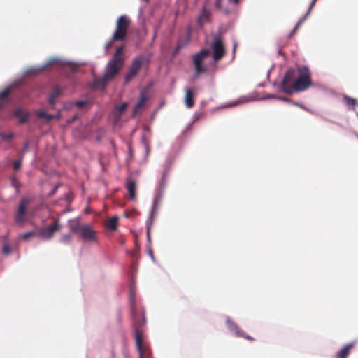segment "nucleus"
<instances>
[{
	"mask_svg": "<svg viewBox=\"0 0 358 358\" xmlns=\"http://www.w3.org/2000/svg\"><path fill=\"white\" fill-rule=\"evenodd\" d=\"M120 68L121 65L108 62L106 64L103 76L110 81L114 78L120 70Z\"/></svg>",
	"mask_w": 358,
	"mask_h": 358,
	"instance_id": "9b49d317",
	"label": "nucleus"
},
{
	"mask_svg": "<svg viewBox=\"0 0 358 358\" xmlns=\"http://www.w3.org/2000/svg\"><path fill=\"white\" fill-rule=\"evenodd\" d=\"M174 162H175V157L173 155L169 154L166 156L165 161L162 166V167H163V171L162 173V175H166V176L169 175V173L171 171L172 167L173 166Z\"/></svg>",
	"mask_w": 358,
	"mask_h": 358,
	"instance_id": "f3484780",
	"label": "nucleus"
},
{
	"mask_svg": "<svg viewBox=\"0 0 358 358\" xmlns=\"http://www.w3.org/2000/svg\"><path fill=\"white\" fill-rule=\"evenodd\" d=\"M151 355L152 351L148 347L145 346L143 348V357H145V358H150Z\"/></svg>",
	"mask_w": 358,
	"mask_h": 358,
	"instance_id": "09e8293b",
	"label": "nucleus"
},
{
	"mask_svg": "<svg viewBox=\"0 0 358 358\" xmlns=\"http://www.w3.org/2000/svg\"><path fill=\"white\" fill-rule=\"evenodd\" d=\"M22 166V161L21 159H18L14 162L13 164V168L15 171L19 170Z\"/></svg>",
	"mask_w": 358,
	"mask_h": 358,
	"instance_id": "3c124183",
	"label": "nucleus"
},
{
	"mask_svg": "<svg viewBox=\"0 0 358 358\" xmlns=\"http://www.w3.org/2000/svg\"><path fill=\"white\" fill-rule=\"evenodd\" d=\"M124 49V46L123 45H120V47L117 48L115 53L121 55L122 53L123 52Z\"/></svg>",
	"mask_w": 358,
	"mask_h": 358,
	"instance_id": "680f3d73",
	"label": "nucleus"
},
{
	"mask_svg": "<svg viewBox=\"0 0 358 358\" xmlns=\"http://www.w3.org/2000/svg\"><path fill=\"white\" fill-rule=\"evenodd\" d=\"M91 103L92 101L89 99L85 100H77L75 101H71L66 103L64 106V108H70L72 106H76L78 108H82L83 107Z\"/></svg>",
	"mask_w": 358,
	"mask_h": 358,
	"instance_id": "5701e85b",
	"label": "nucleus"
},
{
	"mask_svg": "<svg viewBox=\"0 0 358 358\" xmlns=\"http://www.w3.org/2000/svg\"><path fill=\"white\" fill-rule=\"evenodd\" d=\"M278 100L282 101H285V102L290 103V104H292V102H294V101L291 100L289 98H287L285 96H279V97L278 98Z\"/></svg>",
	"mask_w": 358,
	"mask_h": 358,
	"instance_id": "13d9d810",
	"label": "nucleus"
},
{
	"mask_svg": "<svg viewBox=\"0 0 358 358\" xmlns=\"http://www.w3.org/2000/svg\"><path fill=\"white\" fill-rule=\"evenodd\" d=\"M355 341H352L345 344L339 351L334 355L335 358H347L350 354V349L355 345Z\"/></svg>",
	"mask_w": 358,
	"mask_h": 358,
	"instance_id": "412c9836",
	"label": "nucleus"
},
{
	"mask_svg": "<svg viewBox=\"0 0 358 358\" xmlns=\"http://www.w3.org/2000/svg\"><path fill=\"white\" fill-rule=\"evenodd\" d=\"M24 215H20L17 213V216L15 218V222L18 224L24 223Z\"/></svg>",
	"mask_w": 358,
	"mask_h": 358,
	"instance_id": "603ef678",
	"label": "nucleus"
},
{
	"mask_svg": "<svg viewBox=\"0 0 358 358\" xmlns=\"http://www.w3.org/2000/svg\"><path fill=\"white\" fill-rule=\"evenodd\" d=\"M108 82V79H106L103 76L101 79L94 77L93 80L89 84V87L92 90H100L103 91Z\"/></svg>",
	"mask_w": 358,
	"mask_h": 358,
	"instance_id": "2eb2a0df",
	"label": "nucleus"
},
{
	"mask_svg": "<svg viewBox=\"0 0 358 358\" xmlns=\"http://www.w3.org/2000/svg\"><path fill=\"white\" fill-rule=\"evenodd\" d=\"M56 97H54L53 96L50 94L47 100V102L51 106V108H54V106L56 103Z\"/></svg>",
	"mask_w": 358,
	"mask_h": 358,
	"instance_id": "8fccbe9b",
	"label": "nucleus"
},
{
	"mask_svg": "<svg viewBox=\"0 0 358 358\" xmlns=\"http://www.w3.org/2000/svg\"><path fill=\"white\" fill-rule=\"evenodd\" d=\"M60 184H56L54 187L48 193L49 196H53L57 191L58 188L59 187Z\"/></svg>",
	"mask_w": 358,
	"mask_h": 358,
	"instance_id": "5fc2aeb1",
	"label": "nucleus"
},
{
	"mask_svg": "<svg viewBox=\"0 0 358 358\" xmlns=\"http://www.w3.org/2000/svg\"><path fill=\"white\" fill-rule=\"evenodd\" d=\"M35 114L38 119L44 120L46 123H49L53 120V114L48 113L45 110H38L35 112Z\"/></svg>",
	"mask_w": 358,
	"mask_h": 358,
	"instance_id": "b1692460",
	"label": "nucleus"
},
{
	"mask_svg": "<svg viewBox=\"0 0 358 358\" xmlns=\"http://www.w3.org/2000/svg\"><path fill=\"white\" fill-rule=\"evenodd\" d=\"M14 136L15 134L12 131L8 134H5L0 131V138L4 142L10 141L14 138Z\"/></svg>",
	"mask_w": 358,
	"mask_h": 358,
	"instance_id": "4c0bfd02",
	"label": "nucleus"
},
{
	"mask_svg": "<svg viewBox=\"0 0 358 358\" xmlns=\"http://www.w3.org/2000/svg\"><path fill=\"white\" fill-rule=\"evenodd\" d=\"M128 106V102H123L122 104L114 107L113 113L115 123L120 121L122 114L126 110Z\"/></svg>",
	"mask_w": 358,
	"mask_h": 358,
	"instance_id": "a211bd4d",
	"label": "nucleus"
},
{
	"mask_svg": "<svg viewBox=\"0 0 358 358\" xmlns=\"http://www.w3.org/2000/svg\"><path fill=\"white\" fill-rule=\"evenodd\" d=\"M136 291L135 287L134 284V281L130 285L129 287V310L131 318L132 320V326L134 328V338H135V345L136 350L138 353V357L143 358V332L142 329L143 326L146 324V317H145V310L143 308L141 316L140 317L138 313L136 310Z\"/></svg>",
	"mask_w": 358,
	"mask_h": 358,
	"instance_id": "f257e3e1",
	"label": "nucleus"
},
{
	"mask_svg": "<svg viewBox=\"0 0 358 358\" xmlns=\"http://www.w3.org/2000/svg\"><path fill=\"white\" fill-rule=\"evenodd\" d=\"M202 115L201 112H195L192 116V121L195 122Z\"/></svg>",
	"mask_w": 358,
	"mask_h": 358,
	"instance_id": "4d7b16f0",
	"label": "nucleus"
},
{
	"mask_svg": "<svg viewBox=\"0 0 358 358\" xmlns=\"http://www.w3.org/2000/svg\"><path fill=\"white\" fill-rule=\"evenodd\" d=\"M232 43H233V47H232V59H234V57H235V53H236V48L238 46V43H237V42L236 41H233Z\"/></svg>",
	"mask_w": 358,
	"mask_h": 358,
	"instance_id": "6e6d98bb",
	"label": "nucleus"
},
{
	"mask_svg": "<svg viewBox=\"0 0 358 358\" xmlns=\"http://www.w3.org/2000/svg\"><path fill=\"white\" fill-rule=\"evenodd\" d=\"M227 31V29L226 28H224L222 27H219L217 32L215 34H213V41H222V36L224 34H225Z\"/></svg>",
	"mask_w": 358,
	"mask_h": 358,
	"instance_id": "473e14b6",
	"label": "nucleus"
},
{
	"mask_svg": "<svg viewBox=\"0 0 358 358\" xmlns=\"http://www.w3.org/2000/svg\"><path fill=\"white\" fill-rule=\"evenodd\" d=\"M343 100L345 103L348 106L349 110H354L357 103V100L355 99L344 95Z\"/></svg>",
	"mask_w": 358,
	"mask_h": 358,
	"instance_id": "2f4dec72",
	"label": "nucleus"
},
{
	"mask_svg": "<svg viewBox=\"0 0 358 358\" xmlns=\"http://www.w3.org/2000/svg\"><path fill=\"white\" fill-rule=\"evenodd\" d=\"M298 29V27H296V25L294 27V28L292 29V30L289 33L288 36H287V38H292V36H293V34L296 32V29Z\"/></svg>",
	"mask_w": 358,
	"mask_h": 358,
	"instance_id": "0e129e2a",
	"label": "nucleus"
},
{
	"mask_svg": "<svg viewBox=\"0 0 358 358\" xmlns=\"http://www.w3.org/2000/svg\"><path fill=\"white\" fill-rule=\"evenodd\" d=\"M36 234H38L37 230H32V231H27V232L22 234L21 238H23L24 240H27L29 237H31L34 235H36Z\"/></svg>",
	"mask_w": 358,
	"mask_h": 358,
	"instance_id": "a18cd8bd",
	"label": "nucleus"
},
{
	"mask_svg": "<svg viewBox=\"0 0 358 358\" xmlns=\"http://www.w3.org/2000/svg\"><path fill=\"white\" fill-rule=\"evenodd\" d=\"M250 97H251V95L240 96L238 99L230 101V105L231 107H235L241 103H245V101Z\"/></svg>",
	"mask_w": 358,
	"mask_h": 358,
	"instance_id": "f704fd0d",
	"label": "nucleus"
},
{
	"mask_svg": "<svg viewBox=\"0 0 358 358\" xmlns=\"http://www.w3.org/2000/svg\"><path fill=\"white\" fill-rule=\"evenodd\" d=\"M69 222H71L69 224V227L71 232L78 233L81 231L83 225L80 224L79 217H76L74 220H69Z\"/></svg>",
	"mask_w": 358,
	"mask_h": 358,
	"instance_id": "393cba45",
	"label": "nucleus"
},
{
	"mask_svg": "<svg viewBox=\"0 0 358 358\" xmlns=\"http://www.w3.org/2000/svg\"><path fill=\"white\" fill-rule=\"evenodd\" d=\"M295 86H296V85L294 83H293V85H292V86H289V85H286L285 89L283 90L284 93L289 94V95H292V94H293L294 92H302L301 90H295Z\"/></svg>",
	"mask_w": 358,
	"mask_h": 358,
	"instance_id": "c9c22d12",
	"label": "nucleus"
},
{
	"mask_svg": "<svg viewBox=\"0 0 358 358\" xmlns=\"http://www.w3.org/2000/svg\"><path fill=\"white\" fill-rule=\"evenodd\" d=\"M144 106V105H143L141 103H139L138 101L136 103V104L135 105V106L133 108V113H132V115L131 117H135L136 114L138 113V110L143 108Z\"/></svg>",
	"mask_w": 358,
	"mask_h": 358,
	"instance_id": "49530a36",
	"label": "nucleus"
},
{
	"mask_svg": "<svg viewBox=\"0 0 358 358\" xmlns=\"http://www.w3.org/2000/svg\"><path fill=\"white\" fill-rule=\"evenodd\" d=\"M148 255L150 256V257L152 259V261L154 263H155L156 262V259L155 257V255H154V253H153V251H152V248H150V250H148Z\"/></svg>",
	"mask_w": 358,
	"mask_h": 358,
	"instance_id": "052dcab7",
	"label": "nucleus"
},
{
	"mask_svg": "<svg viewBox=\"0 0 358 358\" xmlns=\"http://www.w3.org/2000/svg\"><path fill=\"white\" fill-rule=\"evenodd\" d=\"M225 325L229 332L234 336L241 338V336H243V331L240 329L238 325L232 321L229 316H225Z\"/></svg>",
	"mask_w": 358,
	"mask_h": 358,
	"instance_id": "9d476101",
	"label": "nucleus"
},
{
	"mask_svg": "<svg viewBox=\"0 0 358 358\" xmlns=\"http://www.w3.org/2000/svg\"><path fill=\"white\" fill-rule=\"evenodd\" d=\"M149 94L148 89L145 88L141 91L140 97L138 99V102L141 103L143 105L149 99Z\"/></svg>",
	"mask_w": 358,
	"mask_h": 358,
	"instance_id": "72a5a7b5",
	"label": "nucleus"
},
{
	"mask_svg": "<svg viewBox=\"0 0 358 358\" xmlns=\"http://www.w3.org/2000/svg\"><path fill=\"white\" fill-rule=\"evenodd\" d=\"M194 66L195 68V71L198 75L206 73L207 71L206 67L204 66L202 64H194Z\"/></svg>",
	"mask_w": 358,
	"mask_h": 358,
	"instance_id": "ea45409f",
	"label": "nucleus"
},
{
	"mask_svg": "<svg viewBox=\"0 0 358 358\" xmlns=\"http://www.w3.org/2000/svg\"><path fill=\"white\" fill-rule=\"evenodd\" d=\"M11 186L15 188V192L18 193L19 192V187L17 185V178L15 176L13 175L10 177Z\"/></svg>",
	"mask_w": 358,
	"mask_h": 358,
	"instance_id": "37998d69",
	"label": "nucleus"
},
{
	"mask_svg": "<svg viewBox=\"0 0 358 358\" xmlns=\"http://www.w3.org/2000/svg\"><path fill=\"white\" fill-rule=\"evenodd\" d=\"M124 186L129 193V199L134 200L136 199V182L128 177L126 178Z\"/></svg>",
	"mask_w": 358,
	"mask_h": 358,
	"instance_id": "dca6fc26",
	"label": "nucleus"
},
{
	"mask_svg": "<svg viewBox=\"0 0 358 358\" xmlns=\"http://www.w3.org/2000/svg\"><path fill=\"white\" fill-rule=\"evenodd\" d=\"M188 40V37L186 38L185 41H181L178 39L176 43V45L173 48V51L171 52V57L175 58L178 53L185 47L186 45V41Z\"/></svg>",
	"mask_w": 358,
	"mask_h": 358,
	"instance_id": "a878e982",
	"label": "nucleus"
},
{
	"mask_svg": "<svg viewBox=\"0 0 358 358\" xmlns=\"http://www.w3.org/2000/svg\"><path fill=\"white\" fill-rule=\"evenodd\" d=\"M119 217L117 215L111 217L106 223V228L110 231H115L118 227Z\"/></svg>",
	"mask_w": 358,
	"mask_h": 358,
	"instance_id": "bb28decb",
	"label": "nucleus"
},
{
	"mask_svg": "<svg viewBox=\"0 0 358 358\" xmlns=\"http://www.w3.org/2000/svg\"><path fill=\"white\" fill-rule=\"evenodd\" d=\"M210 50L201 48L199 52L192 56L193 64H202L203 59L210 54Z\"/></svg>",
	"mask_w": 358,
	"mask_h": 358,
	"instance_id": "6ab92c4d",
	"label": "nucleus"
},
{
	"mask_svg": "<svg viewBox=\"0 0 358 358\" xmlns=\"http://www.w3.org/2000/svg\"><path fill=\"white\" fill-rule=\"evenodd\" d=\"M130 20L125 15H120L116 21V29L113 34L112 40L122 41L125 39Z\"/></svg>",
	"mask_w": 358,
	"mask_h": 358,
	"instance_id": "39448f33",
	"label": "nucleus"
},
{
	"mask_svg": "<svg viewBox=\"0 0 358 358\" xmlns=\"http://www.w3.org/2000/svg\"><path fill=\"white\" fill-rule=\"evenodd\" d=\"M22 83L21 79L14 80L10 85H8L5 89L0 92V108H3L6 96L9 92L15 86H20Z\"/></svg>",
	"mask_w": 358,
	"mask_h": 358,
	"instance_id": "ddd939ff",
	"label": "nucleus"
},
{
	"mask_svg": "<svg viewBox=\"0 0 358 358\" xmlns=\"http://www.w3.org/2000/svg\"><path fill=\"white\" fill-rule=\"evenodd\" d=\"M215 6L217 9H220L222 6V0H215Z\"/></svg>",
	"mask_w": 358,
	"mask_h": 358,
	"instance_id": "69168bd1",
	"label": "nucleus"
},
{
	"mask_svg": "<svg viewBox=\"0 0 358 358\" xmlns=\"http://www.w3.org/2000/svg\"><path fill=\"white\" fill-rule=\"evenodd\" d=\"M150 60V55H138L135 57L131 62L128 71L124 76V83H128L131 82L138 74L141 66L144 63H149Z\"/></svg>",
	"mask_w": 358,
	"mask_h": 358,
	"instance_id": "20e7f679",
	"label": "nucleus"
},
{
	"mask_svg": "<svg viewBox=\"0 0 358 358\" xmlns=\"http://www.w3.org/2000/svg\"><path fill=\"white\" fill-rule=\"evenodd\" d=\"M13 116L18 120L19 124L23 125L29 122L31 113L22 107H17L14 110Z\"/></svg>",
	"mask_w": 358,
	"mask_h": 358,
	"instance_id": "1a4fd4ad",
	"label": "nucleus"
},
{
	"mask_svg": "<svg viewBox=\"0 0 358 358\" xmlns=\"http://www.w3.org/2000/svg\"><path fill=\"white\" fill-rule=\"evenodd\" d=\"M55 64H60V65H84V64H85V63H84V62L78 64L73 61L62 60L59 58L52 57V58H50L49 59H48L44 64H43L41 65L33 66H31L30 68L27 69L24 71L22 78L24 77L31 76V75H36V74L38 73L39 72H41L43 70H45L49 66H51Z\"/></svg>",
	"mask_w": 358,
	"mask_h": 358,
	"instance_id": "7ed1b4c3",
	"label": "nucleus"
},
{
	"mask_svg": "<svg viewBox=\"0 0 358 358\" xmlns=\"http://www.w3.org/2000/svg\"><path fill=\"white\" fill-rule=\"evenodd\" d=\"M288 73L286 75H284L283 78L282 79L281 82L278 85V86L276 87V90L278 92H284V90L285 89L286 85V80L287 79Z\"/></svg>",
	"mask_w": 358,
	"mask_h": 358,
	"instance_id": "58836bf2",
	"label": "nucleus"
},
{
	"mask_svg": "<svg viewBox=\"0 0 358 358\" xmlns=\"http://www.w3.org/2000/svg\"><path fill=\"white\" fill-rule=\"evenodd\" d=\"M278 97H279V96H276V95L272 94H268L267 95L260 97V98H256L255 96H251V97L247 99L245 101H264V100H268V99L278 100Z\"/></svg>",
	"mask_w": 358,
	"mask_h": 358,
	"instance_id": "c85d7f7f",
	"label": "nucleus"
},
{
	"mask_svg": "<svg viewBox=\"0 0 358 358\" xmlns=\"http://www.w3.org/2000/svg\"><path fill=\"white\" fill-rule=\"evenodd\" d=\"M144 148H145V156H144V160H146L147 159V157H148L149 154H150V146L149 145H145V146H143Z\"/></svg>",
	"mask_w": 358,
	"mask_h": 358,
	"instance_id": "bf43d9fd",
	"label": "nucleus"
},
{
	"mask_svg": "<svg viewBox=\"0 0 358 358\" xmlns=\"http://www.w3.org/2000/svg\"><path fill=\"white\" fill-rule=\"evenodd\" d=\"M29 203V199L23 198L21 199L17 209V213L20 215H24L27 212V205Z\"/></svg>",
	"mask_w": 358,
	"mask_h": 358,
	"instance_id": "cd10ccee",
	"label": "nucleus"
},
{
	"mask_svg": "<svg viewBox=\"0 0 358 358\" xmlns=\"http://www.w3.org/2000/svg\"><path fill=\"white\" fill-rule=\"evenodd\" d=\"M164 194H161L159 193L155 192L152 203L151 208L149 212V215L145 221V223L150 224H153L155 219L158 213V211L160 208L161 202L162 201Z\"/></svg>",
	"mask_w": 358,
	"mask_h": 358,
	"instance_id": "423d86ee",
	"label": "nucleus"
},
{
	"mask_svg": "<svg viewBox=\"0 0 358 358\" xmlns=\"http://www.w3.org/2000/svg\"><path fill=\"white\" fill-rule=\"evenodd\" d=\"M29 149V142L27 141L24 143V146H23L24 152H28Z\"/></svg>",
	"mask_w": 358,
	"mask_h": 358,
	"instance_id": "338daca9",
	"label": "nucleus"
},
{
	"mask_svg": "<svg viewBox=\"0 0 358 358\" xmlns=\"http://www.w3.org/2000/svg\"><path fill=\"white\" fill-rule=\"evenodd\" d=\"M141 142L142 143V145L143 146H145V145H148V143L146 140V136H145V134H143L142 136H141Z\"/></svg>",
	"mask_w": 358,
	"mask_h": 358,
	"instance_id": "e2e57ef3",
	"label": "nucleus"
},
{
	"mask_svg": "<svg viewBox=\"0 0 358 358\" xmlns=\"http://www.w3.org/2000/svg\"><path fill=\"white\" fill-rule=\"evenodd\" d=\"M311 10L312 9H310V7L308 6V8L307 11L306 12L305 15L303 16H302L298 20L297 23L295 24L296 27H299L301 23H303L306 20L308 16L310 15Z\"/></svg>",
	"mask_w": 358,
	"mask_h": 358,
	"instance_id": "c03bdc74",
	"label": "nucleus"
},
{
	"mask_svg": "<svg viewBox=\"0 0 358 358\" xmlns=\"http://www.w3.org/2000/svg\"><path fill=\"white\" fill-rule=\"evenodd\" d=\"M194 92L190 88L185 89V103L187 108H191L194 105Z\"/></svg>",
	"mask_w": 358,
	"mask_h": 358,
	"instance_id": "4be33fe9",
	"label": "nucleus"
},
{
	"mask_svg": "<svg viewBox=\"0 0 358 358\" xmlns=\"http://www.w3.org/2000/svg\"><path fill=\"white\" fill-rule=\"evenodd\" d=\"M288 73L287 79L286 80V85H289V83H293L295 82V71L293 68L289 67L287 69L284 75H286Z\"/></svg>",
	"mask_w": 358,
	"mask_h": 358,
	"instance_id": "c756f323",
	"label": "nucleus"
},
{
	"mask_svg": "<svg viewBox=\"0 0 358 358\" xmlns=\"http://www.w3.org/2000/svg\"><path fill=\"white\" fill-rule=\"evenodd\" d=\"M60 227L61 226L59 222V220H57L53 224L37 230L38 235L42 239H44V240L50 239L53 236L54 233L57 230H58L60 228Z\"/></svg>",
	"mask_w": 358,
	"mask_h": 358,
	"instance_id": "6e6552de",
	"label": "nucleus"
},
{
	"mask_svg": "<svg viewBox=\"0 0 358 358\" xmlns=\"http://www.w3.org/2000/svg\"><path fill=\"white\" fill-rule=\"evenodd\" d=\"M108 62H112L113 64H118V63H120V65L122 66V64L124 62V59H123L122 55L115 54L114 52V54L112 57V59L110 60H109Z\"/></svg>",
	"mask_w": 358,
	"mask_h": 358,
	"instance_id": "e433bc0d",
	"label": "nucleus"
},
{
	"mask_svg": "<svg viewBox=\"0 0 358 358\" xmlns=\"http://www.w3.org/2000/svg\"><path fill=\"white\" fill-rule=\"evenodd\" d=\"M152 224H148L145 223V228H146V248H148V250H150V248H152V240H151V236H150V231L152 229Z\"/></svg>",
	"mask_w": 358,
	"mask_h": 358,
	"instance_id": "7c9ffc66",
	"label": "nucleus"
},
{
	"mask_svg": "<svg viewBox=\"0 0 358 358\" xmlns=\"http://www.w3.org/2000/svg\"><path fill=\"white\" fill-rule=\"evenodd\" d=\"M71 241V236L70 234H66L60 238V242L64 245H69Z\"/></svg>",
	"mask_w": 358,
	"mask_h": 358,
	"instance_id": "a19ab883",
	"label": "nucleus"
},
{
	"mask_svg": "<svg viewBox=\"0 0 358 358\" xmlns=\"http://www.w3.org/2000/svg\"><path fill=\"white\" fill-rule=\"evenodd\" d=\"M298 76L294 83L295 90L306 91L311 86H315V84L312 81L311 72L307 65H302L297 67Z\"/></svg>",
	"mask_w": 358,
	"mask_h": 358,
	"instance_id": "f03ea898",
	"label": "nucleus"
},
{
	"mask_svg": "<svg viewBox=\"0 0 358 358\" xmlns=\"http://www.w3.org/2000/svg\"><path fill=\"white\" fill-rule=\"evenodd\" d=\"M213 50V66H217V63L225 55L226 51L222 41H213L210 45Z\"/></svg>",
	"mask_w": 358,
	"mask_h": 358,
	"instance_id": "0eeeda50",
	"label": "nucleus"
},
{
	"mask_svg": "<svg viewBox=\"0 0 358 358\" xmlns=\"http://www.w3.org/2000/svg\"><path fill=\"white\" fill-rule=\"evenodd\" d=\"M211 14L210 10L207 8L206 5L204 4L200 11V14L197 17L196 24L198 27H203L205 22H210V15Z\"/></svg>",
	"mask_w": 358,
	"mask_h": 358,
	"instance_id": "f8f14e48",
	"label": "nucleus"
},
{
	"mask_svg": "<svg viewBox=\"0 0 358 358\" xmlns=\"http://www.w3.org/2000/svg\"><path fill=\"white\" fill-rule=\"evenodd\" d=\"M81 237L84 241H94L96 238V231L89 224H83L80 231Z\"/></svg>",
	"mask_w": 358,
	"mask_h": 358,
	"instance_id": "4468645a",
	"label": "nucleus"
},
{
	"mask_svg": "<svg viewBox=\"0 0 358 358\" xmlns=\"http://www.w3.org/2000/svg\"><path fill=\"white\" fill-rule=\"evenodd\" d=\"M62 117V115H61V110H57V113L55 115H53V119H57V120H59Z\"/></svg>",
	"mask_w": 358,
	"mask_h": 358,
	"instance_id": "774afa93",
	"label": "nucleus"
},
{
	"mask_svg": "<svg viewBox=\"0 0 358 358\" xmlns=\"http://www.w3.org/2000/svg\"><path fill=\"white\" fill-rule=\"evenodd\" d=\"M10 252H11L10 245L8 243H4L2 247V253L5 255H8L10 253Z\"/></svg>",
	"mask_w": 358,
	"mask_h": 358,
	"instance_id": "de8ad7c7",
	"label": "nucleus"
},
{
	"mask_svg": "<svg viewBox=\"0 0 358 358\" xmlns=\"http://www.w3.org/2000/svg\"><path fill=\"white\" fill-rule=\"evenodd\" d=\"M169 176L162 175L160 179L157 181L155 192L164 194L168 185Z\"/></svg>",
	"mask_w": 358,
	"mask_h": 358,
	"instance_id": "aec40b11",
	"label": "nucleus"
},
{
	"mask_svg": "<svg viewBox=\"0 0 358 358\" xmlns=\"http://www.w3.org/2000/svg\"><path fill=\"white\" fill-rule=\"evenodd\" d=\"M292 105L293 106H297V107H299L306 111H309V110L306 108V106H304L303 104L299 103V102H297V101H294V102H292Z\"/></svg>",
	"mask_w": 358,
	"mask_h": 358,
	"instance_id": "864d4df0",
	"label": "nucleus"
},
{
	"mask_svg": "<svg viewBox=\"0 0 358 358\" xmlns=\"http://www.w3.org/2000/svg\"><path fill=\"white\" fill-rule=\"evenodd\" d=\"M62 91H63L62 87H61L59 86H57L53 89L50 95H52L56 98L59 97L62 94Z\"/></svg>",
	"mask_w": 358,
	"mask_h": 358,
	"instance_id": "79ce46f5",
	"label": "nucleus"
}]
</instances>
